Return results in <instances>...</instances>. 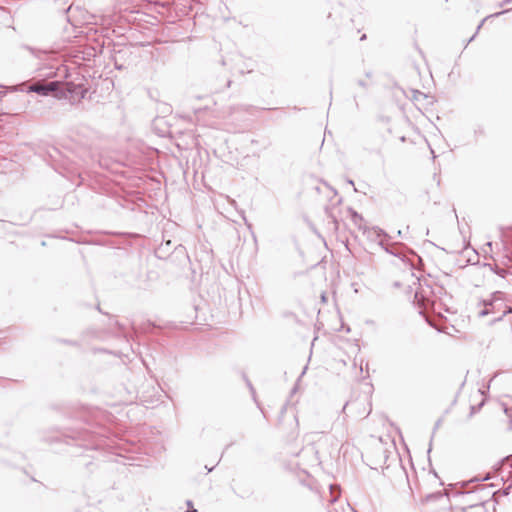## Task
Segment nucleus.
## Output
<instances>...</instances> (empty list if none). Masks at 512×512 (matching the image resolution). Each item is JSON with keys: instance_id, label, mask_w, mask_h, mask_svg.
<instances>
[{"instance_id": "nucleus-1", "label": "nucleus", "mask_w": 512, "mask_h": 512, "mask_svg": "<svg viewBox=\"0 0 512 512\" xmlns=\"http://www.w3.org/2000/svg\"><path fill=\"white\" fill-rule=\"evenodd\" d=\"M64 439L67 441V444H70L69 441L78 442L75 445L79 447H83L85 449H97L100 446L101 440L98 439V436L95 432L87 428H66L64 433L62 434Z\"/></svg>"}, {"instance_id": "nucleus-2", "label": "nucleus", "mask_w": 512, "mask_h": 512, "mask_svg": "<svg viewBox=\"0 0 512 512\" xmlns=\"http://www.w3.org/2000/svg\"><path fill=\"white\" fill-rule=\"evenodd\" d=\"M59 82L60 81L57 80L50 82H37L28 86L26 83H21L11 87V91H26L27 93H36L41 96H48L52 94L55 98H57Z\"/></svg>"}, {"instance_id": "nucleus-3", "label": "nucleus", "mask_w": 512, "mask_h": 512, "mask_svg": "<svg viewBox=\"0 0 512 512\" xmlns=\"http://www.w3.org/2000/svg\"><path fill=\"white\" fill-rule=\"evenodd\" d=\"M87 89L81 84H74L72 82L62 83L59 82V91L57 99H69L71 104L80 102L85 98Z\"/></svg>"}, {"instance_id": "nucleus-4", "label": "nucleus", "mask_w": 512, "mask_h": 512, "mask_svg": "<svg viewBox=\"0 0 512 512\" xmlns=\"http://www.w3.org/2000/svg\"><path fill=\"white\" fill-rule=\"evenodd\" d=\"M290 453L300 457L304 465L315 466L321 463L319 451L313 443H308L301 450L297 452L290 451Z\"/></svg>"}, {"instance_id": "nucleus-5", "label": "nucleus", "mask_w": 512, "mask_h": 512, "mask_svg": "<svg viewBox=\"0 0 512 512\" xmlns=\"http://www.w3.org/2000/svg\"><path fill=\"white\" fill-rule=\"evenodd\" d=\"M484 308L479 311V316L484 317L491 313H496L503 306V293L496 291L492 294L489 300H483Z\"/></svg>"}, {"instance_id": "nucleus-6", "label": "nucleus", "mask_w": 512, "mask_h": 512, "mask_svg": "<svg viewBox=\"0 0 512 512\" xmlns=\"http://www.w3.org/2000/svg\"><path fill=\"white\" fill-rule=\"evenodd\" d=\"M494 471L501 474L502 480L512 479V455L504 457L494 466Z\"/></svg>"}, {"instance_id": "nucleus-7", "label": "nucleus", "mask_w": 512, "mask_h": 512, "mask_svg": "<svg viewBox=\"0 0 512 512\" xmlns=\"http://www.w3.org/2000/svg\"><path fill=\"white\" fill-rule=\"evenodd\" d=\"M450 496H451V493H449V492L437 491V492H434V493L427 494L422 499V502L423 503H428V502H431V501H436V500L444 499V497L449 498ZM452 496L453 497L461 496L463 498H469V497L473 496V492H454V493H452Z\"/></svg>"}, {"instance_id": "nucleus-8", "label": "nucleus", "mask_w": 512, "mask_h": 512, "mask_svg": "<svg viewBox=\"0 0 512 512\" xmlns=\"http://www.w3.org/2000/svg\"><path fill=\"white\" fill-rule=\"evenodd\" d=\"M363 233L367 236V238L371 241L379 242L380 240H388L390 239V235L383 229L378 226L373 227H364Z\"/></svg>"}, {"instance_id": "nucleus-9", "label": "nucleus", "mask_w": 512, "mask_h": 512, "mask_svg": "<svg viewBox=\"0 0 512 512\" xmlns=\"http://www.w3.org/2000/svg\"><path fill=\"white\" fill-rule=\"evenodd\" d=\"M169 259L171 261H177L179 264L190 261L186 248L181 244L174 246L172 252L169 254Z\"/></svg>"}, {"instance_id": "nucleus-10", "label": "nucleus", "mask_w": 512, "mask_h": 512, "mask_svg": "<svg viewBox=\"0 0 512 512\" xmlns=\"http://www.w3.org/2000/svg\"><path fill=\"white\" fill-rule=\"evenodd\" d=\"M378 245L388 254L400 258L403 262L405 261V255L400 251L398 244L388 245L384 240H380Z\"/></svg>"}, {"instance_id": "nucleus-11", "label": "nucleus", "mask_w": 512, "mask_h": 512, "mask_svg": "<svg viewBox=\"0 0 512 512\" xmlns=\"http://www.w3.org/2000/svg\"><path fill=\"white\" fill-rule=\"evenodd\" d=\"M172 246V241L171 240H168L166 242H162L158 248L156 249V254L158 255L159 258H164V257H168L169 258V254L171 253L170 252V248Z\"/></svg>"}, {"instance_id": "nucleus-12", "label": "nucleus", "mask_w": 512, "mask_h": 512, "mask_svg": "<svg viewBox=\"0 0 512 512\" xmlns=\"http://www.w3.org/2000/svg\"><path fill=\"white\" fill-rule=\"evenodd\" d=\"M457 512H488L486 509V502L482 501L480 503L469 504L467 507H463L460 511Z\"/></svg>"}, {"instance_id": "nucleus-13", "label": "nucleus", "mask_w": 512, "mask_h": 512, "mask_svg": "<svg viewBox=\"0 0 512 512\" xmlns=\"http://www.w3.org/2000/svg\"><path fill=\"white\" fill-rule=\"evenodd\" d=\"M349 212L351 214V220L353 224L356 225L359 230L363 231V228L367 227L366 225H363V216L356 212L355 210H353L352 208H349Z\"/></svg>"}, {"instance_id": "nucleus-14", "label": "nucleus", "mask_w": 512, "mask_h": 512, "mask_svg": "<svg viewBox=\"0 0 512 512\" xmlns=\"http://www.w3.org/2000/svg\"><path fill=\"white\" fill-rule=\"evenodd\" d=\"M324 212H325V215H326L329 223H332L333 229L335 231H337L339 228V222H338L336 216L333 214L332 209L330 207L326 206L324 209Z\"/></svg>"}, {"instance_id": "nucleus-15", "label": "nucleus", "mask_w": 512, "mask_h": 512, "mask_svg": "<svg viewBox=\"0 0 512 512\" xmlns=\"http://www.w3.org/2000/svg\"><path fill=\"white\" fill-rule=\"evenodd\" d=\"M508 11H509V10H503V11H501V12H497V13L491 14V15L487 16L486 18H484V19L480 22V24L477 26V29H476L475 33H474V34H473V35L468 39V41H467V44H466V45H468L470 42H472V41L475 39V37H476L477 33L479 32L480 28L482 27L483 23H484L488 18H490V17H498V16H500V15H502V14H504V13L508 12Z\"/></svg>"}, {"instance_id": "nucleus-16", "label": "nucleus", "mask_w": 512, "mask_h": 512, "mask_svg": "<svg viewBox=\"0 0 512 512\" xmlns=\"http://www.w3.org/2000/svg\"><path fill=\"white\" fill-rule=\"evenodd\" d=\"M329 494H330L329 502L331 504L335 503L337 501L338 497L340 496V487L337 485L330 484L329 485Z\"/></svg>"}, {"instance_id": "nucleus-17", "label": "nucleus", "mask_w": 512, "mask_h": 512, "mask_svg": "<svg viewBox=\"0 0 512 512\" xmlns=\"http://www.w3.org/2000/svg\"><path fill=\"white\" fill-rule=\"evenodd\" d=\"M473 134L476 140L485 136V127L482 124H477L474 127Z\"/></svg>"}, {"instance_id": "nucleus-18", "label": "nucleus", "mask_w": 512, "mask_h": 512, "mask_svg": "<svg viewBox=\"0 0 512 512\" xmlns=\"http://www.w3.org/2000/svg\"><path fill=\"white\" fill-rule=\"evenodd\" d=\"M23 48L28 50L31 54H33L36 58H41V54H44V51L37 50L33 47H30L28 45H23Z\"/></svg>"}, {"instance_id": "nucleus-19", "label": "nucleus", "mask_w": 512, "mask_h": 512, "mask_svg": "<svg viewBox=\"0 0 512 512\" xmlns=\"http://www.w3.org/2000/svg\"><path fill=\"white\" fill-rule=\"evenodd\" d=\"M56 342L62 343V344H65V345L74 346V347H79V342L75 341V340L57 338Z\"/></svg>"}, {"instance_id": "nucleus-20", "label": "nucleus", "mask_w": 512, "mask_h": 512, "mask_svg": "<svg viewBox=\"0 0 512 512\" xmlns=\"http://www.w3.org/2000/svg\"><path fill=\"white\" fill-rule=\"evenodd\" d=\"M508 313H512V307L511 306H505V309L503 310L502 314L497 316L494 321H500L502 320V318L508 314Z\"/></svg>"}, {"instance_id": "nucleus-21", "label": "nucleus", "mask_w": 512, "mask_h": 512, "mask_svg": "<svg viewBox=\"0 0 512 512\" xmlns=\"http://www.w3.org/2000/svg\"><path fill=\"white\" fill-rule=\"evenodd\" d=\"M484 405L483 402H481L480 404H478L477 406L473 405L471 406L470 408V413H469V417H472L474 415V413H476L477 411H479L481 409V407Z\"/></svg>"}, {"instance_id": "nucleus-22", "label": "nucleus", "mask_w": 512, "mask_h": 512, "mask_svg": "<svg viewBox=\"0 0 512 512\" xmlns=\"http://www.w3.org/2000/svg\"><path fill=\"white\" fill-rule=\"evenodd\" d=\"M510 489H511V486H508V487L504 488L501 491L500 490L495 491V492L492 493V497L494 498L498 493H501L502 495L507 496L510 493Z\"/></svg>"}, {"instance_id": "nucleus-23", "label": "nucleus", "mask_w": 512, "mask_h": 512, "mask_svg": "<svg viewBox=\"0 0 512 512\" xmlns=\"http://www.w3.org/2000/svg\"><path fill=\"white\" fill-rule=\"evenodd\" d=\"M245 69L247 70V72H252V71H253V68H252V66H250V65H245L244 67H239V68H238V71H239L241 74H244V73H245Z\"/></svg>"}, {"instance_id": "nucleus-24", "label": "nucleus", "mask_w": 512, "mask_h": 512, "mask_svg": "<svg viewBox=\"0 0 512 512\" xmlns=\"http://www.w3.org/2000/svg\"><path fill=\"white\" fill-rule=\"evenodd\" d=\"M186 504H187V506H188V509H187V511H186V512H198V510H197V509L193 508V506H192V501H191V500H187V501H186Z\"/></svg>"}, {"instance_id": "nucleus-25", "label": "nucleus", "mask_w": 512, "mask_h": 512, "mask_svg": "<svg viewBox=\"0 0 512 512\" xmlns=\"http://www.w3.org/2000/svg\"><path fill=\"white\" fill-rule=\"evenodd\" d=\"M357 84L362 87L363 89H367L368 84L364 80H358Z\"/></svg>"}, {"instance_id": "nucleus-26", "label": "nucleus", "mask_w": 512, "mask_h": 512, "mask_svg": "<svg viewBox=\"0 0 512 512\" xmlns=\"http://www.w3.org/2000/svg\"><path fill=\"white\" fill-rule=\"evenodd\" d=\"M495 273H496V274H498V275H500L501 277H504V276H505L506 271H505L504 269L497 268V269L495 270Z\"/></svg>"}, {"instance_id": "nucleus-27", "label": "nucleus", "mask_w": 512, "mask_h": 512, "mask_svg": "<svg viewBox=\"0 0 512 512\" xmlns=\"http://www.w3.org/2000/svg\"><path fill=\"white\" fill-rule=\"evenodd\" d=\"M509 4H512V0H502V2L500 3V7H503V6L509 5Z\"/></svg>"}, {"instance_id": "nucleus-28", "label": "nucleus", "mask_w": 512, "mask_h": 512, "mask_svg": "<svg viewBox=\"0 0 512 512\" xmlns=\"http://www.w3.org/2000/svg\"><path fill=\"white\" fill-rule=\"evenodd\" d=\"M441 424V420L439 419L436 423H435V426H434V429H433V434L436 432V430L439 428Z\"/></svg>"}, {"instance_id": "nucleus-29", "label": "nucleus", "mask_w": 512, "mask_h": 512, "mask_svg": "<svg viewBox=\"0 0 512 512\" xmlns=\"http://www.w3.org/2000/svg\"><path fill=\"white\" fill-rule=\"evenodd\" d=\"M115 325L118 326L120 330L124 329L123 325H121L118 321H115Z\"/></svg>"}, {"instance_id": "nucleus-30", "label": "nucleus", "mask_w": 512, "mask_h": 512, "mask_svg": "<svg viewBox=\"0 0 512 512\" xmlns=\"http://www.w3.org/2000/svg\"><path fill=\"white\" fill-rule=\"evenodd\" d=\"M432 440H433V437L431 438L430 440V444H429V448H428V454L431 452L432 450Z\"/></svg>"}, {"instance_id": "nucleus-31", "label": "nucleus", "mask_w": 512, "mask_h": 512, "mask_svg": "<svg viewBox=\"0 0 512 512\" xmlns=\"http://www.w3.org/2000/svg\"><path fill=\"white\" fill-rule=\"evenodd\" d=\"M247 384H248V386H249L250 390H251V391H253V390H254V389H253V386H252V384L250 383V381H249V380H247Z\"/></svg>"}, {"instance_id": "nucleus-32", "label": "nucleus", "mask_w": 512, "mask_h": 512, "mask_svg": "<svg viewBox=\"0 0 512 512\" xmlns=\"http://www.w3.org/2000/svg\"><path fill=\"white\" fill-rule=\"evenodd\" d=\"M231 83H232V81L230 79H228L227 82H226V87H230Z\"/></svg>"}, {"instance_id": "nucleus-33", "label": "nucleus", "mask_w": 512, "mask_h": 512, "mask_svg": "<svg viewBox=\"0 0 512 512\" xmlns=\"http://www.w3.org/2000/svg\"><path fill=\"white\" fill-rule=\"evenodd\" d=\"M400 141L401 142H405L406 141V137L405 136L400 137Z\"/></svg>"}, {"instance_id": "nucleus-34", "label": "nucleus", "mask_w": 512, "mask_h": 512, "mask_svg": "<svg viewBox=\"0 0 512 512\" xmlns=\"http://www.w3.org/2000/svg\"><path fill=\"white\" fill-rule=\"evenodd\" d=\"M347 405H348V402H346V403H345V405L343 406V408H342V412H344V411H345V409H346Z\"/></svg>"}, {"instance_id": "nucleus-35", "label": "nucleus", "mask_w": 512, "mask_h": 512, "mask_svg": "<svg viewBox=\"0 0 512 512\" xmlns=\"http://www.w3.org/2000/svg\"><path fill=\"white\" fill-rule=\"evenodd\" d=\"M307 486H308V488H309L310 490H313V489H314L311 483L307 484Z\"/></svg>"}, {"instance_id": "nucleus-36", "label": "nucleus", "mask_w": 512, "mask_h": 512, "mask_svg": "<svg viewBox=\"0 0 512 512\" xmlns=\"http://www.w3.org/2000/svg\"><path fill=\"white\" fill-rule=\"evenodd\" d=\"M320 434H321V433H319V432H315V433H311L310 435H311V436H316V435H320Z\"/></svg>"}, {"instance_id": "nucleus-37", "label": "nucleus", "mask_w": 512, "mask_h": 512, "mask_svg": "<svg viewBox=\"0 0 512 512\" xmlns=\"http://www.w3.org/2000/svg\"><path fill=\"white\" fill-rule=\"evenodd\" d=\"M205 469H207V470H208V472H211V471L213 470V468H210V467H208V466H205Z\"/></svg>"}, {"instance_id": "nucleus-38", "label": "nucleus", "mask_w": 512, "mask_h": 512, "mask_svg": "<svg viewBox=\"0 0 512 512\" xmlns=\"http://www.w3.org/2000/svg\"><path fill=\"white\" fill-rule=\"evenodd\" d=\"M205 469H207V470H208V472H211V471L213 470V468H210V467H208V466H205Z\"/></svg>"}, {"instance_id": "nucleus-39", "label": "nucleus", "mask_w": 512, "mask_h": 512, "mask_svg": "<svg viewBox=\"0 0 512 512\" xmlns=\"http://www.w3.org/2000/svg\"><path fill=\"white\" fill-rule=\"evenodd\" d=\"M489 478H490V475H489V474H487V475H486L482 480H487V479H489Z\"/></svg>"}, {"instance_id": "nucleus-40", "label": "nucleus", "mask_w": 512, "mask_h": 512, "mask_svg": "<svg viewBox=\"0 0 512 512\" xmlns=\"http://www.w3.org/2000/svg\"><path fill=\"white\" fill-rule=\"evenodd\" d=\"M365 39H366V35H365V34H363V35L361 36L360 40H365Z\"/></svg>"}, {"instance_id": "nucleus-41", "label": "nucleus", "mask_w": 512, "mask_h": 512, "mask_svg": "<svg viewBox=\"0 0 512 512\" xmlns=\"http://www.w3.org/2000/svg\"><path fill=\"white\" fill-rule=\"evenodd\" d=\"M348 184L354 186V182L352 180H348Z\"/></svg>"}, {"instance_id": "nucleus-42", "label": "nucleus", "mask_w": 512, "mask_h": 512, "mask_svg": "<svg viewBox=\"0 0 512 512\" xmlns=\"http://www.w3.org/2000/svg\"><path fill=\"white\" fill-rule=\"evenodd\" d=\"M486 245H487L488 247L492 248V242H488Z\"/></svg>"}, {"instance_id": "nucleus-43", "label": "nucleus", "mask_w": 512, "mask_h": 512, "mask_svg": "<svg viewBox=\"0 0 512 512\" xmlns=\"http://www.w3.org/2000/svg\"><path fill=\"white\" fill-rule=\"evenodd\" d=\"M5 95V92L1 91L0 92V98L3 97Z\"/></svg>"}, {"instance_id": "nucleus-44", "label": "nucleus", "mask_w": 512, "mask_h": 512, "mask_svg": "<svg viewBox=\"0 0 512 512\" xmlns=\"http://www.w3.org/2000/svg\"><path fill=\"white\" fill-rule=\"evenodd\" d=\"M397 235L400 237L401 236V230H398L397 231Z\"/></svg>"}, {"instance_id": "nucleus-45", "label": "nucleus", "mask_w": 512, "mask_h": 512, "mask_svg": "<svg viewBox=\"0 0 512 512\" xmlns=\"http://www.w3.org/2000/svg\"><path fill=\"white\" fill-rule=\"evenodd\" d=\"M328 512H337V511H336V509L332 510L331 508H329Z\"/></svg>"}, {"instance_id": "nucleus-46", "label": "nucleus", "mask_w": 512, "mask_h": 512, "mask_svg": "<svg viewBox=\"0 0 512 512\" xmlns=\"http://www.w3.org/2000/svg\"><path fill=\"white\" fill-rule=\"evenodd\" d=\"M115 67H116L117 69H121V68H122L121 66H119V65H117V64L115 65Z\"/></svg>"}, {"instance_id": "nucleus-47", "label": "nucleus", "mask_w": 512, "mask_h": 512, "mask_svg": "<svg viewBox=\"0 0 512 512\" xmlns=\"http://www.w3.org/2000/svg\"><path fill=\"white\" fill-rule=\"evenodd\" d=\"M366 76H367V77H370V76H371V73H370V72L366 73Z\"/></svg>"}]
</instances>
